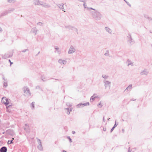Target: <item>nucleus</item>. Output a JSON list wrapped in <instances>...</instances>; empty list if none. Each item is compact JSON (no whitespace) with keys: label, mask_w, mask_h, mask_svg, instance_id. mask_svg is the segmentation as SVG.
<instances>
[{"label":"nucleus","mask_w":152,"mask_h":152,"mask_svg":"<svg viewBox=\"0 0 152 152\" xmlns=\"http://www.w3.org/2000/svg\"><path fill=\"white\" fill-rule=\"evenodd\" d=\"M94 11L91 12L92 17L96 20H100L103 17L102 15L98 11L96 10Z\"/></svg>","instance_id":"nucleus-1"},{"label":"nucleus","mask_w":152,"mask_h":152,"mask_svg":"<svg viewBox=\"0 0 152 152\" xmlns=\"http://www.w3.org/2000/svg\"><path fill=\"white\" fill-rule=\"evenodd\" d=\"M127 39L131 45L133 44L134 43V40L132 38L131 34L130 33L128 34V35L127 36Z\"/></svg>","instance_id":"nucleus-2"},{"label":"nucleus","mask_w":152,"mask_h":152,"mask_svg":"<svg viewBox=\"0 0 152 152\" xmlns=\"http://www.w3.org/2000/svg\"><path fill=\"white\" fill-rule=\"evenodd\" d=\"M36 139L37 140V142L39 144V145L37 146V148L40 151H42L43 150V148L40 140L37 137Z\"/></svg>","instance_id":"nucleus-3"},{"label":"nucleus","mask_w":152,"mask_h":152,"mask_svg":"<svg viewBox=\"0 0 152 152\" xmlns=\"http://www.w3.org/2000/svg\"><path fill=\"white\" fill-rule=\"evenodd\" d=\"M13 56V53H6L5 54L4 56H2L3 58L6 59L8 58H11Z\"/></svg>","instance_id":"nucleus-4"},{"label":"nucleus","mask_w":152,"mask_h":152,"mask_svg":"<svg viewBox=\"0 0 152 152\" xmlns=\"http://www.w3.org/2000/svg\"><path fill=\"white\" fill-rule=\"evenodd\" d=\"M103 82L104 83V86L105 87V89L107 88V87L108 86H109L110 88V82L109 81H107L106 80H104L103 81Z\"/></svg>","instance_id":"nucleus-5"},{"label":"nucleus","mask_w":152,"mask_h":152,"mask_svg":"<svg viewBox=\"0 0 152 152\" xmlns=\"http://www.w3.org/2000/svg\"><path fill=\"white\" fill-rule=\"evenodd\" d=\"M75 51V49L74 48L73 46L71 45V46L68 51V53L70 54L73 53Z\"/></svg>","instance_id":"nucleus-6"},{"label":"nucleus","mask_w":152,"mask_h":152,"mask_svg":"<svg viewBox=\"0 0 152 152\" xmlns=\"http://www.w3.org/2000/svg\"><path fill=\"white\" fill-rule=\"evenodd\" d=\"M149 72L147 69H144L142 71L140 74L141 75H147L148 74Z\"/></svg>","instance_id":"nucleus-7"},{"label":"nucleus","mask_w":152,"mask_h":152,"mask_svg":"<svg viewBox=\"0 0 152 152\" xmlns=\"http://www.w3.org/2000/svg\"><path fill=\"white\" fill-rule=\"evenodd\" d=\"M23 128L24 130L26 132V133H29L30 132L29 126L28 124H25L23 126Z\"/></svg>","instance_id":"nucleus-8"},{"label":"nucleus","mask_w":152,"mask_h":152,"mask_svg":"<svg viewBox=\"0 0 152 152\" xmlns=\"http://www.w3.org/2000/svg\"><path fill=\"white\" fill-rule=\"evenodd\" d=\"M58 62L61 64L65 65L66 64L67 61L64 60H62V59H59L58 61Z\"/></svg>","instance_id":"nucleus-9"},{"label":"nucleus","mask_w":152,"mask_h":152,"mask_svg":"<svg viewBox=\"0 0 152 152\" xmlns=\"http://www.w3.org/2000/svg\"><path fill=\"white\" fill-rule=\"evenodd\" d=\"M84 7L85 8H86L87 10L88 11H90L91 10H95V9L92 8V7H88L87 5L85 3L83 4Z\"/></svg>","instance_id":"nucleus-10"},{"label":"nucleus","mask_w":152,"mask_h":152,"mask_svg":"<svg viewBox=\"0 0 152 152\" xmlns=\"http://www.w3.org/2000/svg\"><path fill=\"white\" fill-rule=\"evenodd\" d=\"M126 63L127 64V66H129V65H131L132 66H133V63L129 59H128L126 62Z\"/></svg>","instance_id":"nucleus-11"},{"label":"nucleus","mask_w":152,"mask_h":152,"mask_svg":"<svg viewBox=\"0 0 152 152\" xmlns=\"http://www.w3.org/2000/svg\"><path fill=\"white\" fill-rule=\"evenodd\" d=\"M7 149L6 147L3 146L0 149V152H7Z\"/></svg>","instance_id":"nucleus-12"},{"label":"nucleus","mask_w":152,"mask_h":152,"mask_svg":"<svg viewBox=\"0 0 152 152\" xmlns=\"http://www.w3.org/2000/svg\"><path fill=\"white\" fill-rule=\"evenodd\" d=\"M42 6L45 8H48L50 7V5L49 4L45 3L44 4H42Z\"/></svg>","instance_id":"nucleus-13"},{"label":"nucleus","mask_w":152,"mask_h":152,"mask_svg":"<svg viewBox=\"0 0 152 152\" xmlns=\"http://www.w3.org/2000/svg\"><path fill=\"white\" fill-rule=\"evenodd\" d=\"M37 31L38 30L36 28L34 27L31 29V31L33 33H34L35 35L36 34Z\"/></svg>","instance_id":"nucleus-14"},{"label":"nucleus","mask_w":152,"mask_h":152,"mask_svg":"<svg viewBox=\"0 0 152 152\" xmlns=\"http://www.w3.org/2000/svg\"><path fill=\"white\" fill-rule=\"evenodd\" d=\"M96 94H94L93 96H91L90 99V102H92L95 99V98H97V96L96 95Z\"/></svg>","instance_id":"nucleus-15"},{"label":"nucleus","mask_w":152,"mask_h":152,"mask_svg":"<svg viewBox=\"0 0 152 152\" xmlns=\"http://www.w3.org/2000/svg\"><path fill=\"white\" fill-rule=\"evenodd\" d=\"M72 109H69V108H66L65 109V110H66V113L68 115H69L70 112L72 111Z\"/></svg>","instance_id":"nucleus-16"},{"label":"nucleus","mask_w":152,"mask_h":152,"mask_svg":"<svg viewBox=\"0 0 152 152\" xmlns=\"http://www.w3.org/2000/svg\"><path fill=\"white\" fill-rule=\"evenodd\" d=\"M24 92L26 93L27 95H30L31 93L29 89L28 88H26V90H24Z\"/></svg>","instance_id":"nucleus-17"},{"label":"nucleus","mask_w":152,"mask_h":152,"mask_svg":"<svg viewBox=\"0 0 152 152\" xmlns=\"http://www.w3.org/2000/svg\"><path fill=\"white\" fill-rule=\"evenodd\" d=\"M132 88V84L130 85L124 91H126V90L127 91H130Z\"/></svg>","instance_id":"nucleus-18"},{"label":"nucleus","mask_w":152,"mask_h":152,"mask_svg":"<svg viewBox=\"0 0 152 152\" xmlns=\"http://www.w3.org/2000/svg\"><path fill=\"white\" fill-rule=\"evenodd\" d=\"M39 0H34V4L35 5H39Z\"/></svg>","instance_id":"nucleus-19"},{"label":"nucleus","mask_w":152,"mask_h":152,"mask_svg":"<svg viewBox=\"0 0 152 152\" xmlns=\"http://www.w3.org/2000/svg\"><path fill=\"white\" fill-rule=\"evenodd\" d=\"M105 29L106 30V31L107 32L110 34H111L112 33H111L112 31H111V29L110 28H108V27H105Z\"/></svg>","instance_id":"nucleus-20"},{"label":"nucleus","mask_w":152,"mask_h":152,"mask_svg":"<svg viewBox=\"0 0 152 152\" xmlns=\"http://www.w3.org/2000/svg\"><path fill=\"white\" fill-rule=\"evenodd\" d=\"M59 7V8L61 10H63L64 9V4H62V5L60 4H56Z\"/></svg>","instance_id":"nucleus-21"},{"label":"nucleus","mask_w":152,"mask_h":152,"mask_svg":"<svg viewBox=\"0 0 152 152\" xmlns=\"http://www.w3.org/2000/svg\"><path fill=\"white\" fill-rule=\"evenodd\" d=\"M71 29L72 30L75 31L77 32V34H78L77 32L78 30L77 28H76L75 27L72 26Z\"/></svg>","instance_id":"nucleus-22"},{"label":"nucleus","mask_w":152,"mask_h":152,"mask_svg":"<svg viewBox=\"0 0 152 152\" xmlns=\"http://www.w3.org/2000/svg\"><path fill=\"white\" fill-rule=\"evenodd\" d=\"M55 49L57 51L58 53V54H60L61 53V51L59 50V48L57 47H55Z\"/></svg>","instance_id":"nucleus-23"},{"label":"nucleus","mask_w":152,"mask_h":152,"mask_svg":"<svg viewBox=\"0 0 152 152\" xmlns=\"http://www.w3.org/2000/svg\"><path fill=\"white\" fill-rule=\"evenodd\" d=\"M8 13H9L8 11H5L4 12H3L2 13L1 15L3 16H4L6 15Z\"/></svg>","instance_id":"nucleus-24"},{"label":"nucleus","mask_w":152,"mask_h":152,"mask_svg":"<svg viewBox=\"0 0 152 152\" xmlns=\"http://www.w3.org/2000/svg\"><path fill=\"white\" fill-rule=\"evenodd\" d=\"M4 103L6 105H7L8 104H9V102L8 99H6L5 102L4 101Z\"/></svg>","instance_id":"nucleus-25"},{"label":"nucleus","mask_w":152,"mask_h":152,"mask_svg":"<svg viewBox=\"0 0 152 152\" xmlns=\"http://www.w3.org/2000/svg\"><path fill=\"white\" fill-rule=\"evenodd\" d=\"M15 10V9L14 8H12L9 9L8 11V12L9 13H11L12 12H13L14 10Z\"/></svg>","instance_id":"nucleus-26"},{"label":"nucleus","mask_w":152,"mask_h":152,"mask_svg":"<svg viewBox=\"0 0 152 152\" xmlns=\"http://www.w3.org/2000/svg\"><path fill=\"white\" fill-rule=\"evenodd\" d=\"M76 107L77 108H80L82 107V103H80L76 105Z\"/></svg>","instance_id":"nucleus-27"},{"label":"nucleus","mask_w":152,"mask_h":152,"mask_svg":"<svg viewBox=\"0 0 152 152\" xmlns=\"http://www.w3.org/2000/svg\"><path fill=\"white\" fill-rule=\"evenodd\" d=\"M72 26L69 25H67L66 26H65V27L66 28H68L69 29H71Z\"/></svg>","instance_id":"nucleus-28"},{"label":"nucleus","mask_w":152,"mask_h":152,"mask_svg":"<svg viewBox=\"0 0 152 152\" xmlns=\"http://www.w3.org/2000/svg\"><path fill=\"white\" fill-rule=\"evenodd\" d=\"M89 102H88L86 103H82V107L85 106H86L87 104H88V105H89Z\"/></svg>","instance_id":"nucleus-29"},{"label":"nucleus","mask_w":152,"mask_h":152,"mask_svg":"<svg viewBox=\"0 0 152 152\" xmlns=\"http://www.w3.org/2000/svg\"><path fill=\"white\" fill-rule=\"evenodd\" d=\"M144 17L146 19H148V20H152V19L151 18L148 17V16L147 15H144Z\"/></svg>","instance_id":"nucleus-30"},{"label":"nucleus","mask_w":152,"mask_h":152,"mask_svg":"<svg viewBox=\"0 0 152 152\" xmlns=\"http://www.w3.org/2000/svg\"><path fill=\"white\" fill-rule=\"evenodd\" d=\"M13 139H14V138H13L12 140H8L7 142V144H11L13 143L12 141L13 140Z\"/></svg>","instance_id":"nucleus-31"},{"label":"nucleus","mask_w":152,"mask_h":152,"mask_svg":"<svg viewBox=\"0 0 152 152\" xmlns=\"http://www.w3.org/2000/svg\"><path fill=\"white\" fill-rule=\"evenodd\" d=\"M7 2L9 3H14L15 2V0H7Z\"/></svg>","instance_id":"nucleus-32"},{"label":"nucleus","mask_w":152,"mask_h":152,"mask_svg":"<svg viewBox=\"0 0 152 152\" xmlns=\"http://www.w3.org/2000/svg\"><path fill=\"white\" fill-rule=\"evenodd\" d=\"M2 79L4 80L3 82H5V83H7V79H5V77L4 75L2 77Z\"/></svg>","instance_id":"nucleus-33"},{"label":"nucleus","mask_w":152,"mask_h":152,"mask_svg":"<svg viewBox=\"0 0 152 152\" xmlns=\"http://www.w3.org/2000/svg\"><path fill=\"white\" fill-rule=\"evenodd\" d=\"M102 77L105 79H107V78L108 77L107 76L104 75H102Z\"/></svg>","instance_id":"nucleus-34"},{"label":"nucleus","mask_w":152,"mask_h":152,"mask_svg":"<svg viewBox=\"0 0 152 152\" xmlns=\"http://www.w3.org/2000/svg\"><path fill=\"white\" fill-rule=\"evenodd\" d=\"M37 25L40 26H42L43 25V23L41 22H39L38 23H37Z\"/></svg>","instance_id":"nucleus-35"},{"label":"nucleus","mask_w":152,"mask_h":152,"mask_svg":"<svg viewBox=\"0 0 152 152\" xmlns=\"http://www.w3.org/2000/svg\"><path fill=\"white\" fill-rule=\"evenodd\" d=\"M3 86L4 87H7V83H5V82H3Z\"/></svg>","instance_id":"nucleus-36"},{"label":"nucleus","mask_w":152,"mask_h":152,"mask_svg":"<svg viewBox=\"0 0 152 152\" xmlns=\"http://www.w3.org/2000/svg\"><path fill=\"white\" fill-rule=\"evenodd\" d=\"M41 78L42 79V80L43 81H46V80H45V78L44 76H42L41 77Z\"/></svg>","instance_id":"nucleus-37"},{"label":"nucleus","mask_w":152,"mask_h":152,"mask_svg":"<svg viewBox=\"0 0 152 152\" xmlns=\"http://www.w3.org/2000/svg\"><path fill=\"white\" fill-rule=\"evenodd\" d=\"M67 139H68L69 140V142H72V139L69 136H68L67 137Z\"/></svg>","instance_id":"nucleus-38"},{"label":"nucleus","mask_w":152,"mask_h":152,"mask_svg":"<svg viewBox=\"0 0 152 152\" xmlns=\"http://www.w3.org/2000/svg\"><path fill=\"white\" fill-rule=\"evenodd\" d=\"M124 0L126 2V3L130 7H131V4L128 1H127L126 0Z\"/></svg>","instance_id":"nucleus-39"},{"label":"nucleus","mask_w":152,"mask_h":152,"mask_svg":"<svg viewBox=\"0 0 152 152\" xmlns=\"http://www.w3.org/2000/svg\"><path fill=\"white\" fill-rule=\"evenodd\" d=\"M44 3H45L44 2L40 1L39 4V5L42 6V4H44Z\"/></svg>","instance_id":"nucleus-40"},{"label":"nucleus","mask_w":152,"mask_h":152,"mask_svg":"<svg viewBox=\"0 0 152 152\" xmlns=\"http://www.w3.org/2000/svg\"><path fill=\"white\" fill-rule=\"evenodd\" d=\"M102 105L101 104V103H100L98 105V106L100 108H101L102 107Z\"/></svg>","instance_id":"nucleus-41"},{"label":"nucleus","mask_w":152,"mask_h":152,"mask_svg":"<svg viewBox=\"0 0 152 152\" xmlns=\"http://www.w3.org/2000/svg\"><path fill=\"white\" fill-rule=\"evenodd\" d=\"M118 123H116V121H115V124H114V126L115 127H116V126L118 125Z\"/></svg>","instance_id":"nucleus-42"},{"label":"nucleus","mask_w":152,"mask_h":152,"mask_svg":"<svg viewBox=\"0 0 152 152\" xmlns=\"http://www.w3.org/2000/svg\"><path fill=\"white\" fill-rule=\"evenodd\" d=\"M31 104V106L32 107V109H34V102H32V103Z\"/></svg>","instance_id":"nucleus-43"},{"label":"nucleus","mask_w":152,"mask_h":152,"mask_svg":"<svg viewBox=\"0 0 152 152\" xmlns=\"http://www.w3.org/2000/svg\"><path fill=\"white\" fill-rule=\"evenodd\" d=\"M66 104L68 106L71 107L72 106V105L71 104H70L69 103H66Z\"/></svg>","instance_id":"nucleus-44"},{"label":"nucleus","mask_w":152,"mask_h":152,"mask_svg":"<svg viewBox=\"0 0 152 152\" xmlns=\"http://www.w3.org/2000/svg\"><path fill=\"white\" fill-rule=\"evenodd\" d=\"M26 51H28V49H25L24 50H23L22 51V52L25 53V52Z\"/></svg>","instance_id":"nucleus-45"},{"label":"nucleus","mask_w":152,"mask_h":152,"mask_svg":"<svg viewBox=\"0 0 152 152\" xmlns=\"http://www.w3.org/2000/svg\"><path fill=\"white\" fill-rule=\"evenodd\" d=\"M115 128V127L114 126L111 129V131H110L111 132H112L113 131V130Z\"/></svg>","instance_id":"nucleus-46"},{"label":"nucleus","mask_w":152,"mask_h":152,"mask_svg":"<svg viewBox=\"0 0 152 152\" xmlns=\"http://www.w3.org/2000/svg\"><path fill=\"white\" fill-rule=\"evenodd\" d=\"M78 1L80 2H84L85 1V0H78Z\"/></svg>","instance_id":"nucleus-47"},{"label":"nucleus","mask_w":152,"mask_h":152,"mask_svg":"<svg viewBox=\"0 0 152 152\" xmlns=\"http://www.w3.org/2000/svg\"><path fill=\"white\" fill-rule=\"evenodd\" d=\"M9 62L10 63V65L13 64V63L11 62L10 59L9 60Z\"/></svg>","instance_id":"nucleus-48"},{"label":"nucleus","mask_w":152,"mask_h":152,"mask_svg":"<svg viewBox=\"0 0 152 152\" xmlns=\"http://www.w3.org/2000/svg\"><path fill=\"white\" fill-rule=\"evenodd\" d=\"M36 89H39L40 88V87L39 86H37L36 87Z\"/></svg>","instance_id":"nucleus-49"},{"label":"nucleus","mask_w":152,"mask_h":152,"mask_svg":"<svg viewBox=\"0 0 152 152\" xmlns=\"http://www.w3.org/2000/svg\"><path fill=\"white\" fill-rule=\"evenodd\" d=\"M103 121H104V122L105 121V120L104 118V117H103Z\"/></svg>","instance_id":"nucleus-50"},{"label":"nucleus","mask_w":152,"mask_h":152,"mask_svg":"<svg viewBox=\"0 0 152 152\" xmlns=\"http://www.w3.org/2000/svg\"><path fill=\"white\" fill-rule=\"evenodd\" d=\"M103 130L104 131H106V128H103Z\"/></svg>","instance_id":"nucleus-51"},{"label":"nucleus","mask_w":152,"mask_h":152,"mask_svg":"<svg viewBox=\"0 0 152 152\" xmlns=\"http://www.w3.org/2000/svg\"><path fill=\"white\" fill-rule=\"evenodd\" d=\"M104 55H105V56H108L109 54L107 53H105L104 54Z\"/></svg>","instance_id":"nucleus-52"},{"label":"nucleus","mask_w":152,"mask_h":152,"mask_svg":"<svg viewBox=\"0 0 152 152\" xmlns=\"http://www.w3.org/2000/svg\"><path fill=\"white\" fill-rule=\"evenodd\" d=\"M122 132L124 133V130L123 129L122 130Z\"/></svg>","instance_id":"nucleus-53"},{"label":"nucleus","mask_w":152,"mask_h":152,"mask_svg":"<svg viewBox=\"0 0 152 152\" xmlns=\"http://www.w3.org/2000/svg\"><path fill=\"white\" fill-rule=\"evenodd\" d=\"M72 133L73 134H74L75 133V132L74 131H72Z\"/></svg>","instance_id":"nucleus-54"},{"label":"nucleus","mask_w":152,"mask_h":152,"mask_svg":"<svg viewBox=\"0 0 152 152\" xmlns=\"http://www.w3.org/2000/svg\"><path fill=\"white\" fill-rule=\"evenodd\" d=\"M129 149H130V147H129V151H128V152H131L130 151H129Z\"/></svg>","instance_id":"nucleus-55"},{"label":"nucleus","mask_w":152,"mask_h":152,"mask_svg":"<svg viewBox=\"0 0 152 152\" xmlns=\"http://www.w3.org/2000/svg\"><path fill=\"white\" fill-rule=\"evenodd\" d=\"M136 100L135 99H132L131 100H132V101H134V100Z\"/></svg>","instance_id":"nucleus-56"},{"label":"nucleus","mask_w":152,"mask_h":152,"mask_svg":"<svg viewBox=\"0 0 152 152\" xmlns=\"http://www.w3.org/2000/svg\"><path fill=\"white\" fill-rule=\"evenodd\" d=\"M63 152H67L66 151H65V150H63Z\"/></svg>","instance_id":"nucleus-57"},{"label":"nucleus","mask_w":152,"mask_h":152,"mask_svg":"<svg viewBox=\"0 0 152 152\" xmlns=\"http://www.w3.org/2000/svg\"><path fill=\"white\" fill-rule=\"evenodd\" d=\"M110 118H108V119H107V120H109V119H110Z\"/></svg>","instance_id":"nucleus-58"},{"label":"nucleus","mask_w":152,"mask_h":152,"mask_svg":"<svg viewBox=\"0 0 152 152\" xmlns=\"http://www.w3.org/2000/svg\"><path fill=\"white\" fill-rule=\"evenodd\" d=\"M39 53H40V52L39 51V52H38V54H37V55H38V54H39Z\"/></svg>","instance_id":"nucleus-59"},{"label":"nucleus","mask_w":152,"mask_h":152,"mask_svg":"<svg viewBox=\"0 0 152 152\" xmlns=\"http://www.w3.org/2000/svg\"><path fill=\"white\" fill-rule=\"evenodd\" d=\"M63 11H64V12H65V10H63Z\"/></svg>","instance_id":"nucleus-60"},{"label":"nucleus","mask_w":152,"mask_h":152,"mask_svg":"<svg viewBox=\"0 0 152 152\" xmlns=\"http://www.w3.org/2000/svg\"><path fill=\"white\" fill-rule=\"evenodd\" d=\"M56 80H58V79H56Z\"/></svg>","instance_id":"nucleus-61"},{"label":"nucleus","mask_w":152,"mask_h":152,"mask_svg":"<svg viewBox=\"0 0 152 152\" xmlns=\"http://www.w3.org/2000/svg\"><path fill=\"white\" fill-rule=\"evenodd\" d=\"M150 32H151V33H152V32H151V31H150Z\"/></svg>","instance_id":"nucleus-62"}]
</instances>
